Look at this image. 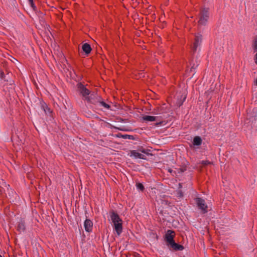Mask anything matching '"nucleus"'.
I'll return each mask as SVG.
<instances>
[{"label": "nucleus", "mask_w": 257, "mask_h": 257, "mask_svg": "<svg viewBox=\"0 0 257 257\" xmlns=\"http://www.w3.org/2000/svg\"><path fill=\"white\" fill-rule=\"evenodd\" d=\"M0 257H3L1 255H0Z\"/></svg>", "instance_id": "nucleus-26"}, {"label": "nucleus", "mask_w": 257, "mask_h": 257, "mask_svg": "<svg viewBox=\"0 0 257 257\" xmlns=\"http://www.w3.org/2000/svg\"><path fill=\"white\" fill-rule=\"evenodd\" d=\"M131 156L134 157L136 159H146V156L141 153H140L137 151H132L131 153Z\"/></svg>", "instance_id": "nucleus-8"}, {"label": "nucleus", "mask_w": 257, "mask_h": 257, "mask_svg": "<svg viewBox=\"0 0 257 257\" xmlns=\"http://www.w3.org/2000/svg\"><path fill=\"white\" fill-rule=\"evenodd\" d=\"M209 18L208 10L207 9H203L201 11L198 23L200 25H205L208 21Z\"/></svg>", "instance_id": "nucleus-1"}, {"label": "nucleus", "mask_w": 257, "mask_h": 257, "mask_svg": "<svg viewBox=\"0 0 257 257\" xmlns=\"http://www.w3.org/2000/svg\"><path fill=\"white\" fill-rule=\"evenodd\" d=\"M195 202L197 205L198 208L203 212L206 213L207 212V205H206L204 200L201 198L197 197L195 199Z\"/></svg>", "instance_id": "nucleus-2"}, {"label": "nucleus", "mask_w": 257, "mask_h": 257, "mask_svg": "<svg viewBox=\"0 0 257 257\" xmlns=\"http://www.w3.org/2000/svg\"><path fill=\"white\" fill-rule=\"evenodd\" d=\"M41 106L46 114H50L51 113L52 111L45 103H42Z\"/></svg>", "instance_id": "nucleus-14"}, {"label": "nucleus", "mask_w": 257, "mask_h": 257, "mask_svg": "<svg viewBox=\"0 0 257 257\" xmlns=\"http://www.w3.org/2000/svg\"><path fill=\"white\" fill-rule=\"evenodd\" d=\"M255 63L257 65V52L255 56Z\"/></svg>", "instance_id": "nucleus-21"}, {"label": "nucleus", "mask_w": 257, "mask_h": 257, "mask_svg": "<svg viewBox=\"0 0 257 257\" xmlns=\"http://www.w3.org/2000/svg\"><path fill=\"white\" fill-rule=\"evenodd\" d=\"M168 171L170 173H172V170L170 169H168Z\"/></svg>", "instance_id": "nucleus-23"}, {"label": "nucleus", "mask_w": 257, "mask_h": 257, "mask_svg": "<svg viewBox=\"0 0 257 257\" xmlns=\"http://www.w3.org/2000/svg\"><path fill=\"white\" fill-rule=\"evenodd\" d=\"M178 196H179V197H182V196H183V193H182V192H181V191H179V192H178Z\"/></svg>", "instance_id": "nucleus-20"}, {"label": "nucleus", "mask_w": 257, "mask_h": 257, "mask_svg": "<svg viewBox=\"0 0 257 257\" xmlns=\"http://www.w3.org/2000/svg\"><path fill=\"white\" fill-rule=\"evenodd\" d=\"M29 2L32 5H33V0H29Z\"/></svg>", "instance_id": "nucleus-22"}, {"label": "nucleus", "mask_w": 257, "mask_h": 257, "mask_svg": "<svg viewBox=\"0 0 257 257\" xmlns=\"http://www.w3.org/2000/svg\"><path fill=\"white\" fill-rule=\"evenodd\" d=\"M179 187H181V185L180 184H179Z\"/></svg>", "instance_id": "nucleus-25"}, {"label": "nucleus", "mask_w": 257, "mask_h": 257, "mask_svg": "<svg viewBox=\"0 0 257 257\" xmlns=\"http://www.w3.org/2000/svg\"><path fill=\"white\" fill-rule=\"evenodd\" d=\"M136 187L138 189L140 190L141 191H143L144 189L143 185L140 183H137Z\"/></svg>", "instance_id": "nucleus-17"}, {"label": "nucleus", "mask_w": 257, "mask_h": 257, "mask_svg": "<svg viewBox=\"0 0 257 257\" xmlns=\"http://www.w3.org/2000/svg\"><path fill=\"white\" fill-rule=\"evenodd\" d=\"M170 245L171 247L176 250H182L183 249V246L182 245L175 243V241Z\"/></svg>", "instance_id": "nucleus-13"}, {"label": "nucleus", "mask_w": 257, "mask_h": 257, "mask_svg": "<svg viewBox=\"0 0 257 257\" xmlns=\"http://www.w3.org/2000/svg\"><path fill=\"white\" fill-rule=\"evenodd\" d=\"M202 41V36L199 34H197L195 36V41L191 46V49L193 52L196 51L197 47L200 45Z\"/></svg>", "instance_id": "nucleus-5"}, {"label": "nucleus", "mask_w": 257, "mask_h": 257, "mask_svg": "<svg viewBox=\"0 0 257 257\" xmlns=\"http://www.w3.org/2000/svg\"><path fill=\"white\" fill-rule=\"evenodd\" d=\"M99 104L101 106L104 107V108L105 109H108L110 108V106L103 101H100Z\"/></svg>", "instance_id": "nucleus-16"}, {"label": "nucleus", "mask_w": 257, "mask_h": 257, "mask_svg": "<svg viewBox=\"0 0 257 257\" xmlns=\"http://www.w3.org/2000/svg\"><path fill=\"white\" fill-rule=\"evenodd\" d=\"M110 217L113 225L119 222H122L119 215L114 211H112L110 212Z\"/></svg>", "instance_id": "nucleus-6"}, {"label": "nucleus", "mask_w": 257, "mask_h": 257, "mask_svg": "<svg viewBox=\"0 0 257 257\" xmlns=\"http://www.w3.org/2000/svg\"><path fill=\"white\" fill-rule=\"evenodd\" d=\"M82 50L86 54H88L91 51V48L89 44L85 43L82 46Z\"/></svg>", "instance_id": "nucleus-11"}, {"label": "nucleus", "mask_w": 257, "mask_h": 257, "mask_svg": "<svg viewBox=\"0 0 257 257\" xmlns=\"http://www.w3.org/2000/svg\"><path fill=\"white\" fill-rule=\"evenodd\" d=\"M25 229V227L24 224L22 222L20 223L18 225V230L20 232H23V231H24Z\"/></svg>", "instance_id": "nucleus-15"}, {"label": "nucleus", "mask_w": 257, "mask_h": 257, "mask_svg": "<svg viewBox=\"0 0 257 257\" xmlns=\"http://www.w3.org/2000/svg\"><path fill=\"white\" fill-rule=\"evenodd\" d=\"M114 229L118 236L120 235L122 231V222H119L113 225Z\"/></svg>", "instance_id": "nucleus-9"}, {"label": "nucleus", "mask_w": 257, "mask_h": 257, "mask_svg": "<svg viewBox=\"0 0 257 257\" xmlns=\"http://www.w3.org/2000/svg\"><path fill=\"white\" fill-rule=\"evenodd\" d=\"M253 48L255 50H257V39H255L254 42Z\"/></svg>", "instance_id": "nucleus-19"}, {"label": "nucleus", "mask_w": 257, "mask_h": 257, "mask_svg": "<svg viewBox=\"0 0 257 257\" xmlns=\"http://www.w3.org/2000/svg\"><path fill=\"white\" fill-rule=\"evenodd\" d=\"M201 164H202L204 166L207 165L211 164V162H210L208 161H202L201 162Z\"/></svg>", "instance_id": "nucleus-18"}, {"label": "nucleus", "mask_w": 257, "mask_h": 257, "mask_svg": "<svg viewBox=\"0 0 257 257\" xmlns=\"http://www.w3.org/2000/svg\"><path fill=\"white\" fill-rule=\"evenodd\" d=\"M202 142L201 138L199 136H196L194 137L193 140V144L194 146H200Z\"/></svg>", "instance_id": "nucleus-12"}, {"label": "nucleus", "mask_w": 257, "mask_h": 257, "mask_svg": "<svg viewBox=\"0 0 257 257\" xmlns=\"http://www.w3.org/2000/svg\"><path fill=\"white\" fill-rule=\"evenodd\" d=\"M174 236L175 232L171 230H168L165 234V239L169 244H171L174 242Z\"/></svg>", "instance_id": "nucleus-4"}, {"label": "nucleus", "mask_w": 257, "mask_h": 257, "mask_svg": "<svg viewBox=\"0 0 257 257\" xmlns=\"http://www.w3.org/2000/svg\"><path fill=\"white\" fill-rule=\"evenodd\" d=\"M84 226L86 232H91L93 228L92 221L90 219H86L84 222Z\"/></svg>", "instance_id": "nucleus-7"}, {"label": "nucleus", "mask_w": 257, "mask_h": 257, "mask_svg": "<svg viewBox=\"0 0 257 257\" xmlns=\"http://www.w3.org/2000/svg\"><path fill=\"white\" fill-rule=\"evenodd\" d=\"M78 89L80 93L81 94L82 96L84 97V98L90 101L89 95L90 94L89 90L87 89L84 85H83L81 83H79L77 85Z\"/></svg>", "instance_id": "nucleus-3"}, {"label": "nucleus", "mask_w": 257, "mask_h": 257, "mask_svg": "<svg viewBox=\"0 0 257 257\" xmlns=\"http://www.w3.org/2000/svg\"><path fill=\"white\" fill-rule=\"evenodd\" d=\"M185 98H186V97L184 96V98H183V100H184L185 99Z\"/></svg>", "instance_id": "nucleus-24"}, {"label": "nucleus", "mask_w": 257, "mask_h": 257, "mask_svg": "<svg viewBox=\"0 0 257 257\" xmlns=\"http://www.w3.org/2000/svg\"><path fill=\"white\" fill-rule=\"evenodd\" d=\"M142 119L146 122H152L156 120V117L151 115H145L143 116Z\"/></svg>", "instance_id": "nucleus-10"}]
</instances>
